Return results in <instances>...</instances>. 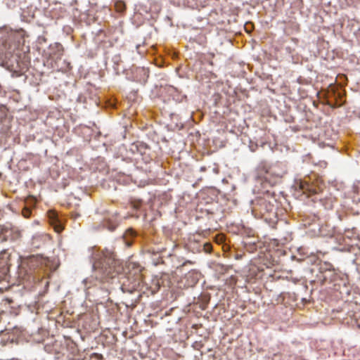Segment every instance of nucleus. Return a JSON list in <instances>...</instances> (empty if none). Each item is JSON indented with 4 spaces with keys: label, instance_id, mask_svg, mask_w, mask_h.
<instances>
[{
    "label": "nucleus",
    "instance_id": "7ed1b4c3",
    "mask_svg": "<svg viewBox=\"0 0 360 360\" xmlns=\"http://www.w3.org/2000/svg\"><path fill=\"white\" fill-rule=\"evenodd\" d=\"M49 217L51 224L53 226L55 231L60 233L63 230V226L58 218L57 213L53 211L49 212Z\"/></svg>",
    "mask_w": 360,
    "mask_h": 360
},
{
    "label": "nucleus",
    "instance_id": "9b49d317",
    "mask_svg": "<svg viewBox=\"0 0 360 360\" xmlns=\"http://www.w3.org/2000/svg\"><path fill=\"white\" fill-rule=\"evenodd\" d=\"M349 233H350V231H345V236H347V237H349Z\"/></svg>",
    "mask_w": 360,
    "mask_h": 360
},
{
    "label": "nucleus",
    "instance_id": "f8f14e48",
    "mask_svg": "<svg viewBox=\"0 0 360 360\" xmlns=\"http://www.w3.org/2000/svg\"><path fill=\"white\" fill-rule=\"evenodd\" d=\"M205 247L206 248H211V245H210V244H209V243H207V244H205Z\"/></svg>",
    "mask_w": 360,
    "mask_h": 360
},
{
    "label": "nucleus",
    "instance_id": "6e6552de",
    "mask_svg": "<svg viewBox=\"0 0 360 360\" xmlns=\"http://www.w3.org/2000/svg\"><path fill=\"white\" fill-rule=\"evenodd\" d=\"M22 213L25 218H29L32 214V210L30 208L25 207L22 210Z\"/></svg>",
    "mask_w": 360,
    "mask_h": 360
},
{
    "label": "nucleus",
    "instance_id": "1a4fd4ad",
    "mask_svg": "<svg viewBox=\"0 0 360 360\" xmlns=\"http://www.w3.org/2000/svg\"><path fill=\"white\" fill-rule=\"evenodd\" d=\"M271 359L272 360H283V354L280 352L278 353H275L272 355V357H271Z\"/></svg>",
    "mask_w": 360,
    "mask_h": 360
},
{
    "label": "nucleus",
    "instance_id": "0eeeda50",
    "mask_svg": "<svg viewBox=\"0 0 360 360\" xmlns=\"http://www.w3.org/2000/svg\"><path fill=\"white\" fill-rule=\"evenodd\" d=\"M125 4L123 2H117L115 4V8L118 12H123L125 10Z\"/></svg>",
    "mask_w": 360,
    "mask_h": 360
},
{
    "label": "nucleus",
    "instance_id": "39448f33",
    "mask_svg": "<svg viewBox=\"0 0 360 360\" xmlns=\"http://www.w3.org/2000/svg\"><path fill=\"white\" fill-rule=\"evenodd\" d=\"M132 265H133V269H135V273L134 275L135 278L134 279L133 283H134V285L136 286V285H139L140 283V281L142 279V275L141 274V269L139 266L135 267V266H136L135 264H133Z\"/></svg>",
    "mask_w": 360,
    "mask_h": 360
},
{
    "label": "nucleus",
    "instance_id": "9d476101",
    "mask_svg": "<svg viewBox=\"0 0 360 360\" xmlns=\"http://www.w3.org/2000/svg\"><path fill=\"white\" fill-rule=\"evenodd\" d=\"M187 264H193V262H191V261H190V260H187V261H186L185 262H184L181 265H180L179 266H178V267H177V269L182 270V268H183L185 265H186Z\"/></svg>",
    "mask_w": 360,
    "mask_h": 360
},
{
    "label": "nucleus",
    "instance_id": "f257e3e1",
    "mask_svg": "<svg viewBox=\"0 0 360 360\" xmlns=\"http://www.w3.org/2000/svg\"><path fill=\"white\" fill-rule=\"evenodd\" d=\"M94 268L101 280L112 278L123 270L122 262L116 258L113 250L108 249L96 255Z\"/></svg>",
    "mask_w": 360,
    "mask_h": 360
},
{
    "label": "nucleus",
    "instance_id": "423d86ee",
    "mask_svg": "<svg viewBox=\"0 0 360 360\" xmlns=\"http://www.w3.org/2000/svg\"><path fill=\"white\" fill-rule=\"evenodd\" d=\"M143 202L140 199H131L130 201V205L134 210H139Z\"/></svg>",
    "mask_w": 360,
    "mask_h": 360
},
{
    "label": "nucleus",
    "instance_id": "f03ea898",
    "mask_svg": "<svg viewBox=\"0 0 360 360\" xmlns=\"http://www.w3.org/2000/svg\"><path fill=\"white\" fill-rule=\"evenodd\" d=\"M300 188L302 191L303 193L307 195L308 197L316 194L319 191V188L306 180H303L300 182Z\"/></svg>",
    "mask_w": 360,
    "mask_h": 360
},
{
    "label": "nucleus",
    "instance_id": "4468645a",
    "mask_svg": "<svg viewBox=\"0 0 360 360\" xmlns=\"http://www.w3.org/2000/svg\"><path fill=\"white\" fill-rule=\"evenodd\" d=\"M198 274V273H197V271H193L192 272V274Z\"/></svg>",
    "mask_w": 360,
    "mask_h": 360
},
{
    "label": "nucleus",
    "instance_id": "20e7f679",
    "mask_svg": "<svg viewBox=\"0 0 360 360\" xmlns=\"http://www.w3.org/2000/svg\"><path fill=\"white\" fill-rule=\"evenodd\" d=\"M45 259L39 256H32L29 259V264L30 267H39L45 264Z\"/></svg>",
    "mask_w": 360,
    "mask_h": 360
},
{
    "label": "nucleus",
    "instance_id": "ddd939ff",
    "mask_svg": "<svg viewBox=\"0 0 360 360\" xmlns=\"http://www.w3.org/2000/svg\"><path fill=\"white\" fill-rule=\"evenodd\" d=\"M57 46H58V48H60V49H63V47H62V46H61L60 44H57Z\"/></svg>",
    "mask_w": 360,
    "mask_h": 360
}]
</instances>
